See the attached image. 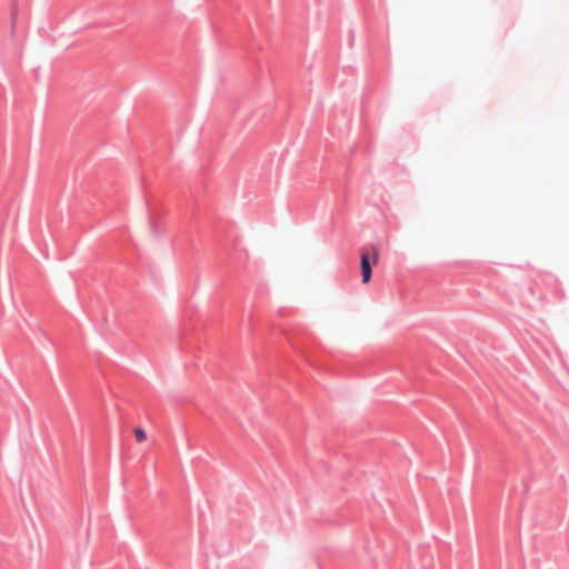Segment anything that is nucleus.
<instances>
[{
	"label": "nucleus",
	"mask_w": 569,
	"mask_h": 569,
	"mask_svg": "<svg viewBox=\"0 0 569 569\" xmlns=\"http://www.w3.org/2000/svg\"><path fill=\"white\" fill-rule=\"evenodd\" d=\"M361 276L363 283H368L371 279V264L368 253H362L361 256Z\"/></svg>",
	"instance_id": "nucleus-1"
},
{
	"label": "nucleus",
	"mask_w": 569,
	"mask_h": 569,
	"mask_svg": "<svg viewBox=\"0 0 569 569\" xmlns=\"http://www.w3.org/2000/svg\"><path fill=\"white\" fill-rule=\"evenodd\" d=\"M378 261V253L375 252V257H373V263H376Z\"/></svg>",
	"instance_id": "nucleus-3"
},
{
	"label": "nucleus",
	"mask_w": 569,
	"mask_h": 569,
	"mask_svg": "<svg viewBox=\"0 0 569 569\" xmlns=\"http://www.w3.org/2000/svg\"><path fill=\"white\" fill-rule=\"evenodd\" d=\"M133 433L137 442L141 443L147 440V432L142 428H134Z\"/></svg>",
	"instance_id": "nucleus-2"
}]
</instances>
